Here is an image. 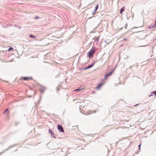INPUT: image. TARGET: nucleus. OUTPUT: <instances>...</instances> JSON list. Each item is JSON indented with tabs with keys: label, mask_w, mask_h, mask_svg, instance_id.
I'll list each match as a JSON object with an SVG mask.
<instances>
[{
	"label": "nucleus",
	"mask_w": 156,
	"mask_h": 156,
	"mask_svg": "<svg viewBox=\"0 0 156 156\" xmlns=\"http://www.w3.org/2000/svg\"><path fill=\"white\" fill-rule=\"evenodd\" d=\"M95 47H93L90 51L88 53L89 58H92L93 55L94 54L95 51Z\"/></svg>",
	"instance_id": "1"
},
{
	"label": "nucleus",
	"mask_w": 156,
	"mask_h": 156,
	"mask_svg": "<svg viewBox=\"0 0 156 156\" xmlns=\"http://www.w3.org/2000/svg\"><path fill=\"white\" fill-rule=\"evenodd\" d=\"M20 80H23L26 81H28L30 80H33V78L31 77H21L20 79Z\"/></svg>",
	"instance_id": "2"
},
{
	"label": "nucleus",
	"mask_w": 156,
	"mask_h": 156,
	"mask_svg": "<svg viewBox=\"0 0 156 156\" xmlns=\"http://www.w3.org/2000/svg\"><path fill=\"white\" fill-rule=\"evenodd\" d=\"M58 129L59 130V132H62V133L64 132V131L62 126H60L59 125H58Z\"/></svg>",
	"instance_id": "3"
},
{
	"label": "nucleus",
	"mask_w": 156,
	"mask_h": 156,
	"mask_svg": "<svg viewBox=\"0 0 156 156\" xmlns=\"http://www.w3.org/2000/svg\"><path fill=\"white\" fill-rule=\"evenodd\" d=\"M113 72V71H112L111 72H110L109 73H108V74H106L105 76V79H106V78L108 76H111L112 75V73Z\"/></svg>",
	"instance_id": "4"
},
{
	"label": "nucleus",
	"mask_w": 156,
	"mask_h": 156,
	"mask_svg": "<svg viewBox=\"0 0 156 156\" xmlns=\"http://www.w3.org/2000/svg\"><path fill=\"white\" fill-rule=\"evenodd\" d=\"M154 26H152L150 27H148V28L149 29H152L153 28H154L156 27V20L154 22Z\"/></svg>",
	"instance_id": "5"
},
{
	"label": "nucleus",
	"mask_w": 156,
	"mask_h": 156,
	"mask_svg": "<svg viewBox=\"0 0 156 156\" xmlns=\"http://www.w3.org/2000/svg\"><path fill=\"white\" fill-rule=\"evenodd\" d=\"M104 84V83H101L99 84L98 86L96 87V89H99L101 86Z\"/></svg>",
	"instance_id": "6"
},
{
	"label": "nucleus",
	"mask_w": 156,
	"mask_h": 156,
	"mask_svg": "<svg viewBox=\"0 0 156 156\" xmlns=\"http://www.w3.org/2000/svg\"><path fill=\"white\" fill-rule=\"evenodd\" d=\"M153 94H154V95L155 96L156 95V91H154L153 92H151V94L149 96H153Z\"/></svg>",
	"instance_id": "7"
},
{
	"label": "nucleus",
	"mask_w": 156,
	"mask_h": 156,
	"mask_svg": "<svg viewBox=\"0 0 156 156\" xmlns=\"http://www.w3.org/2000/svg\"><path fill=\"white\" fill-rule=\"evenodd\" d=\"M94 63H93L91 65H89L86 68V69H88L91 68L94 66Z\"/></svg>",
	"instance_id": "8"
},
{
	"label": "nucleus",
	"mask_w": 156,
	"mask_h": 156,
	"mask_svg": "<svg viewBox=\"0 0 156 156\" xmlns=\"http://www.w3.org/2000/svg\"><path fill=\"white\" fill-rule=\"evenodd\" d=\"M62 88V87L61 86H57V87H56V90H57V91H58V90L61 89V88Z\"/></svg>",
	"instance_id": "9"
},
{
	"label": "nucleus",
	"mask_w": 156,
	"mask_h": 156,
	"mask_svg": "<svg viewBox=\"0 0 156 156\" xmlns=\"http://www.w3.org/2000/svg\"><path fill=\"white\" fill-rule=\"evenodd\" d=\"M125 9V6H123L122 7V8L121 9L120 11V13L121 14L122 12L124 11Z\"/></svg>",
	"instance_id": "10"
},
{
	"label": "nucleus",
	"mask_w": 156,
	"mask_h": 156,
	"mask_svg": "<svg viewBox=\"0 0 156 156\" xmlns=\"http://www.w3.org/2000/svg\"><path fill=\"white\" fill-rule=\"evenodd\" d=\"M49 133H51V135L54 134L53 133L50 129H49Z\"/></svg>",
	"instance_id": "11"
},
{
	"label": "nucleus",
	"mask_w": 156,
	"mask_h": 156,
	"mask_svg": "<svg viewBox=\"0 0 156 156\" xmlns=\"http://www.w3.org/2000/svg\"><path fill=\"white\" fill-rule=\"evenodd\" d=\"M30 36L31 37V38H35V37H35L34 36V35H32V34H30Z\"/></svg>",
	"instance_id": "12"
},
{
	"label": "nucleus",
	"mask_w": 156,
	"mask_h": 156,
	"mask_svg": "<svg viewBox=\"0 0 156 156\" xmlns=\"http://www.w3.org/2000/svg\"><path fill=\"white\" fill-rule=\"evenodd\" d=\"M98 5H97L96 6V7H95V11H96L97 10L98 8Z\"/></svg>",
	"instance_id": "13"
},
{
	"label": "nucleus",
	"mask_w": 156,
	"mask_h": 156,
	"mask_svg": "<svg viewBox=\"0 0 156 156\" xmlns=\"http://www.w3.org/2000/svg\"><path fill=\"white\" fill-rule=\"evenodd\" d=\"M13 49V48H12L11 47V48H9L8 49V50L9 51H12Z\"/></svg>",
	"instance_id": "14"
},
{
	"label": "nucleus",
	"mask_w": 156,
	"mask_h": 156,
	"mask_svg": "<svg viewBox=\"0 0 156 156\" xmlns=\"http://www.w3.org/2000/svg\"><path fill=\"white\" fill-rule=\"evenodd\" d=\"M81 90V89H76V90H74V91H78V90Z\"/></svg>",
	"instance_id": "15"
},
{
	"label": "nucleus",
	"mask_w": 156,
	"mask_h": 156,
	"mask_svg": "<svg viewBox=\"0 0 156 156\" xmlns=\"http://www.w3.org/2000/svg\"><path fill=\"white\" fill-rule=\"evenodd\" d=\"M8 109H7L5 110V111L4 112V113H5V112H7V113L8 114Z\"/></svg>",
	"instance_id": "16"
},
{
	"label": "nucleus",
	"mask_w": 156,
	"mask_h": 156,
	"mask_svg": "<svg viewBox=\"0 0 156 156\" xmlns=\"http://www.w3.org/2000/svg\"><path fill=\"white\" fill-rule=\"evenodd\" d=\"M141 144H140L138 146V147H139V150H140V147H141Z\"/></svg>",
	"instance_id": "17"
},
{
	"label": "nucleus",
	"mask_w": 156,
	"mask_h": 156,
	"mask_svg": "<svg viewBox=\"0 0 156 156\" xmlns=\"http://www.w3.org/2000/svg\"><path fill=\"white\" fill-rule=\"evenodd\" d=\"M39 18V17L38 16H36L35 17L34 19H37Z\"/></svg>",
	"instance_id": "18"
},
{
	"label": "nucleus",
	"mask_w": 156,
	"mask_h": 156,
	"mask_svg": "<svg viewBox=\"0 0 156 156\" xmlns=\"http://www.w3.org/2000/svg\"><path fill=\"white\" fill-rule=\"evenodd\" d=\"M96 13V11L95 12V11H94V12L93 13V14H94L95 13Z\"/></svg>",
	"instance_id": "19"
},
{
	"label": "nucleus",
	"mask_w": 156,
	"mask_h": 156,
	"mask_svg": "<svg viewBox=\"0 0 156 156\" xmlns=\"http://www.w3.org/2000/svg\"><path fill=\"white\" fill-rule=\"evenodd\" d=\"M124 40H125V41H126L127 40V39H124Z\"/></svg>",
	"instance_id": "20"
}]
</instances>
